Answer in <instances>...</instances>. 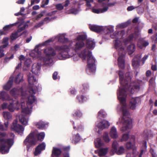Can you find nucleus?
<instances>
[{"label":"nucleus","instance_id":"f257e3e1","mask_svg":"<svg viewBox=\"0 0 157 157\" xmlns=\"http://www.w3.org/2000/svg\"><path fill=\"white\" fill-rule=\"evenodd\" d=\"M120 78V86L117 91V97L120 101L117 107L118 112H121L123 116L121 120L117 123L121 131L124 132L130 129L132 127V119L130 114L127 108L126 104V98L127 91H128L132 94L138 91L143 84L142 81L137 80L131 83L132 75L128 72L124 76L122 70L117 71Z\"/></svg>","mask_w":157,"mask_h":157},{"label":"nucleus","instance_id":"f03ea898","mask_svg":"<svg viewBox=\"0 0 157 157\" xmlns=\"http://www.w3.org/2000/svg\"><path fill=\"white\" fill-rule=\"evenodd\" d=\"M127 33L125 31L122 30L118 31L113 35H110V37L112 38H117L114 41V46L116 49L118 51L119 57L118 59V65L120 68L124 69L125 66V47L129 42L132 40L133 38L135 39L139 38L140 36V33L139 32H135L134 34L130 35L129 37V39H126L123 42H121L120 39L126 36Z\"/></svg>","mask_w":157,"mask_h":157},{"label":"nucleus","instance_id":"7ed1b4c3","mask_svg":"<svg viewBox=\"0 0 157 157\" xmlns=\"http://www.w3.org/2000/svg\"><path fill=\"white\" fill-rule=\"evenodd\" d=\"M44 136L45 134L43 132L36 134L34 132H31L24 140L23 144L26 146L27 150L28 151L31 147L36 144V139L35 137H37L38 140L42 141Z\"/></svg>","mask_w":157,"mask_h":157},{"label":"nucleus","instance_id":"20e7f679","mask_svg":"<svg viewBox=\"0 0 157 157\" xmlns=\"http://www.w3.org/2000/svg\"><path fill=\"white\" fill-rule=\"evenodd\" d=\"M79 56L84 60L87 57L88 67L89 70L94 72L96 69V61L92 55V52L88 49L85 48L79 54Z\"/></svg>","mask_w":157,"mask_h":157},{"label":"nucleus","instance_id":"39448f33","mask_svg":"<svg viewBox=\"0 0 157 157\" xmlns=\"http://www.w3.org/2000/svg\"><path fill=\"white\" fill-rule=\"evenodd\" d=\"M67 45H56L55 47V49L58 53L57 56L59 59H64L71 57L73 54H70V47Z\"/></svg>","mask_w":157,"mask_h":157},{"label":"nucleus","instance_id":"423d86ee","mask_svg":"<svg viewBox=\"0 0 157 157\" xmlns=\"http://www.w3.org/2000/svg\"><path fill=\"white\" fill-rule=\"evenodd\" d=\"M90 30L98 33L102 35V40L106 41L108 37V27L92 25L90 27Z\"/></svg>","mask_w":157,"mask_h":157},{"label":"nucleus","instance_id":"0eeeda50","mask_svg":"<svg viewBox=\"0 0 157 157\" xmlns=\"http://www.w3.org/2000/svg\"><path fill=\"white\" fill-rule=\"evenodd\" d=\"M44 52L45 56L43 58V60L46 64L49 65L52 62V57L56 55V51L52 47H49L44 49Z\"/></svg>","mask_w":157,"mask_h":157},{"label":"nucleus","instance_id":"6e6552de","mask_svg":"<svg viewBox=\"0 0 157 157\" xmlns=\"http://www.w3.org/2000/svg\"><path fill=\"white\" fill-rule=\"evenodd\" d=\"M106 0H97V2L99 3L100 7L102 8L99 9H93L92 11L96 13H104L108 9V2H105Z\"/></svg>","mask_w":157,"mask_h":157},{"label":"nucleus","instance_id":"1a4fd4ad","mask_svg":"<svg viewBox=\"0 0 157 157\" xmlns=\"http://www.w3.org/2000/svg\"><path fill=\"white\" fill-rule=\"evenodd\" d=\"M13 140L12 139H5L2 137H0V143L2 146H5L4 151H3L4 154L7 153L9 151L10 148L13 144Z\"/></svg>","mask_w":157,"mask_h":157},{"label":"nucleus","instance_id":"9d476101","mask_svg":"<svg viewBox=\"0 0 157 157\" xmlns=\"http://www.w3.org/2000/svg\"><path fill=\"white\" fill-rule=\"evenodd\" d=\"M17 122V120L16 119L14 120L11 126V128L13 131H16L19 133H22L24 130V128L22 125L18 124Z\"/></svg>","mask_w":157,"mask_h":157},{"label":"nucleus","instance_id":"9b49d317","mask_svg":"<svg viewBox=\"0 0 157 157\" xmlns=\"http://www.w3.org/2000/svg\"><path fill=\"white\" fill-rule=\"evenodd\" d=\"M141 99L139 97L132 98L129 104L130 109L134 110L136 109L138 104L140 103Z\"/></svg>","mask_w":157,"mask_h":157},{"label":"nucleus","instance_id":"f8f14e48","mask_svg":"<svg viewBox=\"0 0 157 157\" xmlns=\"http://www.w3.org/2000/svg\"><path fill=\"white\" fill-rule=\"evenodd\" d=\"M84 46L85 44L83 41H78L74 44V46L72 47V48L76 52L81 50Z\"/></svg>","mask_w":157,"mask_h":157},{"label":"nucleus","instance_id":"ddd939ff","mask_svg":"<svg viewBox=\"0 0 157 157\" xmlns=\"http://www.w3.org/2000/svg\"><path fill=\"white\" fill-rule=\"evenodd\" d=\"M141 56V54H138L136 55L132 59V65L134 68H136L139 67Z\"/></svg>","mask_w":157,"mask_h":157},{"label":"nucleus","instance_id":"4468645a","mask_svg":"<svg viewBox=\"0 0 157 157\" xmlns=\"http://www.w3.org/2000/svg\"><path fill=\"white\" fill-rule=\"evenodd\" d=\"M17 23H15L13 24L5 26L3 28V30H0V35H6L9 33L10 29L12 27L16 25Z\"/></svg>","mask_w":157,"mask_h":157},{"label":"nucleus","instance_id":"2eb2a0df","mask_svg":"<svg viewBox=\"0 0 157 157\" xmlns=\"http://www.w3.org/2000/svg\"><path fill=\"white\" fill-rule=\"evenodd\" d=\"M45 145L44 143L39 144L35 148V151L34 152L35 156H36L38 154H40L42 151L45 149Z\"/></svg>","mask_w":157,"mask_h":157},{"label":"nucleus","instance_id":"dca6fc26","mask_svg":"<svg viewBox=\"0 0 157 157\" xmlns=\"http://www.w3.org/2000/svg\"><path fill=\"white\" fill-rule=\"evenodd\" d=\"M130 140L132 142V143L130 142H128L126 144V147L128 149H132L133 150H135L134 147L135 136L133 135H132L130 137Z\"/></svg>","mask_w":157,"mask_h":157},{"label":"nucleus","instance_id":"f3484780","mask_svg":"<svg viewBox=\"0 0 157 157\" xmlns=\"http://www.w3.org/2000/svg\"><path fill=\"white\" fill-rule=\"evenodd\" d=\"M108 151V148L106 147L105 148H102L99 150L95 151L96 153H98V155L100 157H102L105 155Z\"/></svg>","mask_w":157,"mask_h":157},{"label":"nucleus","instance_id":"a211bd4d","mask_svg":"<svg viewBox=\"0 0 157 157\" xmlns=\"http://www.w3.org/2000/svg\"><path fill=\"white\" fill-rule=\"evenodd\" d=\"M22 90L18 89L17 88H14L10 91V94L14 97H17V96L21 94Z\"/></svg>","mask_w":157,"mask_h":157},{"label":"nucleus","instance_id":"6ab92c4d","mask_svg":"<svg viewBox=\"0 0 157 157\" xmlns=\"http://www.w3.org/2000/svg\"><path fill=\"white\" fill-rule=\"evenodd\" d=\"M41 66L39 63L34 64L32 66L31 71L33 73L36 75L40 69Z\"/></svg>","mask_w":157,"mask_h":157},{"label":"nucleus","instance_id":"aec40b11","mask_svg":"<svg viewBox=\"0 0 157 157\" xmlns=\"http://www.w3.org/2000/svg\"><path fill=\"white\" fill-rule=\"evenodd\" d=\"M0 99L2 101L10 100L11 98L7 93L5 91L2 92L0 93Z\"/></svg>","mask_w":157,"mask_h":157},{"label":"nucleus","instance_id":"412c9836","mask_svg":"<svg viewBox=\"0 0 157 157\" xmlns=\"http://www.w3.org/2000/svg\"><path fill=\"white\" fill-rule=\"evenodd\" d=\"M141 152L139 156V157H142V154L145 153L147 151V142L145 140H144L141 144Z\"/></svg>","mask_w":157,"mask_h":157},{"label":"nucleus","instance_id":"4be33fe9","mask_svg":"<svg viewBox=\"0 0 157 157\" xmlns=\"http://www.w3.org/2000/svg\"><path fill=\"white\" fill-rule=\"evenodd\" d=\"M95 43L92 39H88L86 40V45L88 48L90 49H93L95 46Z\"/></svg>","mask_w":157,"mask_h":157},{"label":"nucleus","instance_id":"5701e85b","mask_svg":"<svg viewBox=\"0 0 157 157\" xmlns=\"http://www.w3.org/2000/svg\"><path fill=\"white\" fill-rule=\"evenodd\" d=\"M108 127V121L103 120L100 122L98 124V128L103 130Z\"/></svg>","mask_w":157,"mask_h":157},{"label":"nucleus","instance_id":"b1692460","mask_svg":"<svg viewBox=\"0 0 157 157\" xmlns=\"http://www.w3.org/2000/svg\"><path fill=\"white\" fill-rule=\"evenodd\" d=\"M110 135L111 137L114 139L118 137V135L117 129L115 127H113L111 128Z\"/></svg>","mask_w":157,"mask_h":157},{"label":"nucleus","instance_id":"393cba45","mask_svg":"<svg viewBox=\"0 0 157 157\" xmlns=\"http://www.w3.org/2000/svg\"><path fill=\"white\" fill-rule=\"evenodd\" d=\"M19 105V102L17 101L15 103L11 102L8 106V109L10 112H13L15 108L17 107Z\"/></svg>","mask_w":157,"mask_h":157},{"label":"nucleus","instance_id":"a878e982","mask_svg":"<svg viewBox=\"0 0 157 157\" xmlns=\"http://www.w3.org/2000/svg\"><path fill=\"white\" fill-rule=\"evenodd\" d=\"M28 79L29 84H33L36 82V79L35 76L30 73H29L28 75Z\"/></svg>","mask_w":157,"mask_h":157},{"label":"nucleus","instance_id":"bb28decb","mask_svg":"<svg viewBox=\"0 0 157 157\" xmlns=\"http://www.w3.org/2000/svg\"><path fill=\"white\" fill-rule=\"evenodd\" d=\"M61 153V151L59 148L53 147L52 152V155L56 157H59Z\"/></svg>","mask_w":157,"mask_h":157},{"label":"nucleus","instance_id":"cd10ccee","mask_svg":"<svg viewBox=\"0 0 157 157\" xmlns=\"http://www.w3.org/2000/svg\"><path fill=\"white\" fill-rule=\"evenodd\" d=\"M82 113L78 109L75 110L72 114L73 117L75 119L81 117L82 116Z\"/></svg>","mask_w":157,"mask_h":157},{"label":"nucleus","instance_id":"c85d7f7f","mask_svg":"<svg viewBox=\"0 0 157 157\" xmlns=\"http://www.w3.org/2000/svg\"><path fill=\"white\" fill-rule=\"evenodd\" d=\"M95 147L96 148H99L103 146L104 143L102 142V140L101 138H98L95 140L94 141Z\"/></svg>","mask_w":157,"mask_h":157},{"label":"nucleus","instance_id":"c756f323","mask_svg":"<svg viewBox=\"0 0 157 157\" xmlns=\"http://www.w3.org/2000/svg\"><path fill=\"white\" fill-rule=\"evenodd\" d=\"M13 84V80L10 79L7 83L3 87V89L7 91H8L11 87Z\"/></svg>","mask_w":157,"mask_h":157},{"label":"nucleus","instance_id":"7c9ffc66","mask_svg":"<svg viewBox=\"0 0 157 157\" xmlns=\"http://www.w3.org/2000/svg\"><path fill=\"white\" fill-rule=\"evenodd\" d=\"M82 89L80 93L82 94L85 93L89 89V86L87 83H84L82 85Z\"/></svg>","mask_w":157,"mask_h":157},{"label":"nucleus","instance_id":"2f4dec72","mask_svg":"<svg viewBox=\"0 0 157 157\" xmlns=\"http://www.w3.org/2000/svg\"><path fill=\"white\" fill-rule=\"evenodd\" d=\"M135 50V45L134 44H131L127 48V51L129 55L132 54Z\"/></svg>","mask_w":157,"mask_h":157},{"label":"nucleus","instance_id":"473e14b6","mask_svg":"<svg viewBox=\"0 0 157 157\" xmlns=\"http://www.w3.org/2000/svg\"><path fill=\"white\" fill-rule=\"evenodd\" d=\"M118 144L116 141H114L112 144L113 149L110 152V155H113L115 153Z\"/></svg>","mask_w":157,"mask_h":157},{"label":"nucleus","instance_id":"72a5a7b5","mask_svg":"<svg viewBox=\"0 0 157 157\" xmlns=\"http://www.w3.org/2000/svg\"><path fill=\"white\" fill-rule=\"evenodd\" d=\"M3 115L5 119L6 120H10L12 118V115L11 113L8 112H3Z\"/></svg>","mask_w":157,"mask_h":157},{"label":"nucleus","instance_id":"f704fd0d","mask_svg":"<svg viewBox=\"0 0 157 157\" xmlns=\"http://www.w3.org/2000/svg\"><path fill=\"white\" fill-rule=\"evenodd\" d=\"M86 99V97L81 95H77L76 98V100L80 103H83Z\"/></svg>","mask_w":157,"mask_h":157},{"label":"nucleus","instance_id":"c9c22d12","mask_svg":"<svg viewBox=\"0 0 157 157\" xmlns=\"http://www.w3.org/2000/svg\"><path fill=\"white\" fill-rule=\"evenodd\" d=\"M36 100L35 97L33 95H29L28 98V103L29 105L32 104Z\"/></svg>","mask_w":157,"mask_h":157},{"label":"nucleus","instance_id":"e433bc0d","mask_svg":"<svg viewBox=\"0 0 157 157\" xmlns=\"http://www.w3.org/2000/svg\"><path fill=\"white\" fill-rule=\"evenodd\" d=\"M22 80V76L21 75V73H19L16 77L14 80L15 82L17 84H19Z\"/></svg>","mask_w":157,"mask_h":157},{"label":"nucleus","instance_id":"4c0bfd02","mask_svg":"<svg viewBox=\"0 0 157 157\" xmlns=\"http://www.w3.org/2000/svg\"><path fill=\"white\" fill-rule=\"evenodd\" d=\"M19 120L20 122L23 124L26 125L27 124L28 121L22 115L19 117Z\"/></svg>","mask_w":157,"mask_h":157},{"label":"nucleus","instance_id":"58836bf2","mask_svg":"<svg viewBox=\"0 0 157 157\" xmlns=\"http://www.w3.org/2000/svg\"><path fill=\"white\" fill-rule=\"evenodd\" d=\"M128 25V22L118 24L116 26V29L117 30L119 29H122L125 28L127 27Z\"/></svg>","mask_w":157,"mask_h":157},{"label":"nucleus","instance_id":"ea45409f","mask_svg":"<svg viewBox=\"0 0 157 157\" xmlns=\"http://www.w3.org/2000/svg\"><path fill=\"white\" fill-rule=\"evenodd\" d=\"M87 36L85 34L79 35L76 37L77 40L78 41L85 40L87 39Z\"/></svg>","mask_w":157,"mask_h":157},{"label":"nucleus","instance_id":"a19ab883","mask_svg":"<svg viewBox=\"0 0 157 157\" xmlns=\"http://www.w3.org/2000/svg\"><path fill=\"white\" fill-rule=\"evenodd\" d=\"M71 122L72 124L73 125V128L74 129H75L76 130H77L78 131H81L82 130L83 128L82 125L80 124H79L77 127H76L75 126V123L73 121H71Z\"/></svg>","mask_w":157,"mask_h":157},{"label":"nucleus","instance_id":"79ce46f5","mask_svg":"<svg viewBox=\"0 0 157 157\" xmlns=\"http://www.w3.org/2000/svg\"><path fill=\"white\" fill-rule=\"evenodd\" d=\"M36 125L38 128L40 129H43L45 127L44 123L43 121H40L37 123Z\"/></svg>","mask_w":157,"mask_h":157},{"label":"nucleus","instance_id":"37998d69","mask_svg":"<svg viewBox=\"0 0 157 157\" xmlns=\"http://www.w3.org/2000/svg\"><path fill=\"white\" fill-rule=\"evenodd\" d=\"M58 41L60 42L63 43H67L68 42V39L63 36H59L58 38Z\"/></svg>","mask_w":157,"mask_h":157},{"label":"nucleus","instance_id":"c03bdc74","mask_svg":"<svg viewBox=\"0 0 157 157\" xmlns=\"http://www.w3.org/2000/svg\"><path fill=\"white\" fill-rule=\"evenodd\" d=\"M125 151L124 148L123 147H120L118 148V150H116L115 153H116L118 155H121L124 154Z\"/></svg>","mask_w":157,"mask_h":157},{"label":"nucleus","instance_id":"a18cd8bd","mask_svg":"<svg viewBox=\"0 0 157 157\" xmlns=\"http://www.w3.org/2000/svg\"><path fill=\"white\" fill-rule=\"evenodd\" d=\"M73 139L75 143H77L79 142L80 139L81 137L78 133H77L76 135L73 136Z\"/></svg>","mask_w":157,"mask_h":157},{"label":"nucleus","instance_id":"49530a36","mask_svg":"<svg viewBox=\"0 0 157 157\" xmlns=\"http://www.w3.org/2000/svg\"><path fill=\"white\" fill-rule=\"evenodd\" d=\"M19 36H18V33L16 31L12 33L10 37L12 40H14L17 38Z\"/></svg>","mask_w":157,"mask_h":157},{"label":"nucleus","instance_id":"de8ad7c7","mask_svg":"<svg viewBox=\"0 0 157 157\" xmlns=\"http://www.w3.org/2000/svg\"><path fill=\"white\" fill-rule=\"evenodd\" d=\"M21 112L23 113L26 114H29L31 113V110L28 107H24V108L21 110Z\"/></svg>","mask_w":157,"mask_h":157},{"label":"nucleus","instance_id":"09e8293b","mask_svg":"<svg viewBox=\"0 0 157 157\" xmlns=\"http://www.w3.org/2000/svg\"><path fill=\"white\" fill-rule=\"evenodd\" d=\"M137 154V151L136 150H133V152L132 154L130 153H128L126 155V157H135Z\"/></svg>","mask_w":157,"mask_h":157},{"label":"nucleus","instance_id":"8fccbe9b","mask_svg":"<svg viewBox=\"0 0 157 157\" xmlns=\"http://www.w3.org/2000/svg\"><path fill=\"white\" fill-rule=\"evenodd\" d=\"M28 25L27 24H25L23 25L22 27H20L19 29H18L16 32L18 33H20L22 31L24 30L26 28H27L28 27Z\"/></svg>","mask_w":157,"mask_h":157},{"label":"nucleus","instance_id":"3c124183","mask_svg":"<svg viewBox=\"0 0 157 157\" xmlns=\"http://www.w3.org/2000/svg\"><path fill=\"white\" fill-rule=\"evenodd\" d=\"M129 138V133L124 134L121 140V141H125L128 140Z\"/></svg>","mask_w":157,"mask_h":157},{"label":"nucleus","instance_id":"603ef678","mask_svg":"<svg viewBox=\"0 0 157 157\" xmlns=\"http://www.w3.org/2000/svg\"><path fill=\"white\" fill-rule=\"evenodd\" d=\"M105 112L103 110H101L98 113V117H105Z\"/></svg>","mask_w":157,"mask_h":157},{"label":"nucleus","instance_id":"864d4df0","mask_svg":"<svg viewBox=\"0 0 157 157\" xmlns=\"http://www.w3.org/2000/svg\"><path fill=\"white\" fill-rule=\"evenodd\" d=\"M56 9L59 10H61L63 9L64 6L61 3L57 4L56 6Z\"/></svg>","mask_w":157,"mask_h":157},{"label":"nucleus","instance_id":"5fc2aeb1","mask_svg":"<svg viewBox=\"0 0 157 157\" xmlns=\"http://www.w3.org/2000/svg\"><path fill=\"white\" fill-rule=\"evenodd\" d=\"M103 139L106 143H108V133L107 132H105L103 136Z\"/></svg>","mask_w":157,"mask_h":157},{"label":"nucleus","instance_id":"6e6d98bb","mask_svg":"<svg viewBox=\"0 0 157 157\" xmlns=\"http://www.w3.org/2000/svg\"><path fill=\"white\" fill-rule=\"evenodd\" d=\"M86 2V5L88 7H90L91 6V4L90 3L93 2H94V0H84Z\"/></svg>","mask_w":157,"mask_h":157},{"label":"nucleus","instance_id":"4d7b16f0","mask_svg":"<svg viewBox=\"0 0 157 157\" xmlns=\"http://www.w3.org/2000/svg\"><path fill=\"white\" fill-rule=\"evenodd\" d=\"M34 51L36 52L38 56H39L41 55V52L38 49V46H37L34 49Z\"/></svg>","mask_w":157,"mask_h":157},{"label":"nucleus","instance_id":"13d9d810","mask_svg":"<svg viewBox=\"0 0 157 157\" xmlns=\"http://www.w3.org/2000/svg\"><path fill=\"white\" fill-rule=\"evenodd\" d=\"M57 11L56 10L53 11L51 12L48 13H47L46 16H51L55 14L57 12Z\"/></svg>","mask_w":157,"mask_h":157},{"label":"nucleus","instance_id":"bf43d9fd","mask_svg":"<svg viewBox=\"0 0 157 157\" xmlns=\"http://www.w3.org/2000/svg\"><path fill=\"white\" fill-rule=\"evenodd\" d=\"M56 17H52L51 19H50L49 17H47L45 18H44V19L42 20L44 22V21H46L48 20L49 21H51V20H53V19L54 20V19H56Z\"/></svg>","mask_w":157,"mask_h":157},{"label":"nucleus","instance_id":"052dcab7","mask_svg":"<svg viewBox=\"0 0 157 157\" xmlns=\"http://www.w3.org/2000/svg\"><path fill=\"white\" fill-rule=\"evenodd\" d=\"M142 136L145 139H147V138L148 136V133L147 131L146 130L142 134Z\"/></svg>","mask_w":157,"mask_h":157},{"label":"nucleus","instance_id":"680f3d73","mask_svg":"<svg viewBox=\"0 0 157 157\" xmlns=\"http://www.w3.org/2000/svg\"><path fill=\"white\" fill-rule=\"evenodd\" d=\"M52 42V40L51 39H49L43 43V45L44 46H46L49 44V43Z\"/></svg>","mask_w":157,"mask_h":157},{"label":"nucleus","instance_id":"e2e57ef3","mask_svg":"<svg viewBox=\"0 0 157 157\" xmlns=\"http://www.w3.org/2000/svg\"><path fill=\"white\" fill-rule=\"evenodd\" d=\"M137 11L138 13L139 14H142L144 12V9L143 8L139 7L137 9Z\"/></svg>","mask_w":157,"mask_h":157},{"label":"nucleus","instance_id":"0e129e2a","mask_svg":"<svg viewBox=\"0 0 157 157\" xmlns=\"http://www.w3.org/2000/svg\"><path fill=\"white\" fill-rule=\"evenodd\" d=\"M114 27L112 25L109 26V32L111 33L114 31Z\"/></svg>","mask_w":157,"mask_h":157},{"label":"nucleus","instance_id":"69168bd1","mask_svg":"<svg viewBox=\"0 0 157 157\" xmlns=\"http://www.w3.org/2000/svg\"><path fill=\"white\" fill-rule=\"evenodd\" d=\"M5 148V146H2L1 144H0V151L1 152L2 154H5L3 153V151H4Z\"/></svg>","mask_w":157,"mask_h":157},{"label":"nucleus","instance_id":"338daca9","mask_svg":"<svg viewBox=\"0 0 157 157\" xmlns=\"http://www.w3.org/2000/svg\"><path fill=\"white\" fill-rule=\"evenodd\" d=\"M148 56V55H145L142 59V61L143 62V63L144 64L146 60L147 59Z\"/></svg>","mask_w":157,"mask_h":157},{"label":"nucleus","instance_id":"774afa93","mask_svg":"<svg viewBox=\"0 0 157 157\" xmlns=\"http://www.w3.org/2000/svg\"><path fill=\"white\" fill-rule=\"evenodd\" d=\"M58 75V73L57 72L55 71V72L53 74L52 76V78L54 80H56L57 79V75Z\"/></svg>","mask_w":157,"mask_h":157}]
</instances>
